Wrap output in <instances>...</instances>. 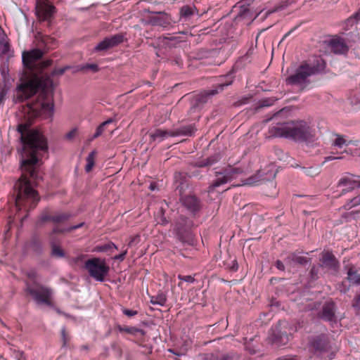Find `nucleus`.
<instances>
[{
  "label": "nucleus",
  "mask_w": 360,
  "mask_h": 360,
  "mask_svg": "<svg viewBox=\"0 0 360 360\" xmlns=\"http://www.w3.org/2000/svg\"><path fill=\"white\" fill-rule=\"evenodd\" d=\"M53 87V82L47 78L46 82L40 79H34L19 84L15 91L13 100L15 103L23 102L34 96L40 89L43 91ZM44 92L39 96L34 101L28 102L22 106V113L25 122L19 124L18 131L20 134L21 142V176L14 185L17 192L15 204L17 209L34 208L39 200L37 192L34 189L35 182L41 177L39 174L38 165L44 155L48 153L46 139L37 130L30 129L32 121L41 117L50 118L53 115L54 103L53 97Z\"/></svg>",
  "instance_id": "f257e3e1"
},
{
  "label": "nucleus",
  "mask_w": 360,
  "mask_h": 360,
  "mask_svg": "<svg viewBox=\"0 0 360 360\" xmlns=\"http://www.w3.org/2000/svg\"><path fill=\"white\" fill-rule=\"evenodd\" d=\"M271 132L276 136L284 137L298 142H312L316 135L315 129L304 120L291 124H281L274 127Z\"/></svg>",
  "instance_id": "f03ea898"
},
{
  "label": "nucleus",
  "mask_w": 360,
  "mask_h": 360,
  "mask_svg": "<svg viewBox=\"0 0 360 360\" xmlns=\"http://www.w3.org/2000/svg\"><path fill=\"white\" fill-rule=\"evenodd\" d=\"M325 67L326 63L321 58L317 59L313 65L304 62L295 70L294 74L286 78V84L298 86L303 90L309 84V77L322 72Z\"/></svg>",
  "instance_id": "7ed1b4c3"
},
{
  "label": "nucleus",
  "mask_w": 360,
  "mask_h": 360,
  "mask_svg": "<svg viewBox=\"0 0 360 360\" xmlns=\"http://www.w3.org/2000/svg\"><path fill=\"white\" fill-rule=\"evenodd\" d=\"M234 70H231L224 75L219 77V81L216 86L213 89L207 90L202 94L196 95L191 102V109L196 110L200 108L203 104L207 102L210 96H214L219 91L224 90L226 86L231 85L234 79Z\"/></svg>",
  "instance_id": "20e7f679"
},
{
  "label": "nucleus",
  "mask_w": 360,
  "mask_h": 360,
  "mask_svg": "<svg viewBox=\"0 0 360 360\" xmlns=\"http://www.w3.org/2000/svg\"><path fill=\"white\" fill-rule=\"evenodd\" d=\"M25 290L32 297L37 304L53 306L51 302L53 290L51 288L38 283H34L32 285L27 284Z\"/></svg>",
  "instance_id": "39448f33"
},
{
  "label": "nucleus",
  "mask_w": 360,
  "mask_h": 360,
  "mask_svg": "<svg viewBox=\"0 0 360 360\" xmlns=\"http://www.w3.org/2000/svg\"><path fill=\"white\" fill-rule=\"evenodd\" d=\"M193 226V221L187 217L181 216L176 219L174 231L180 242L188 245L193 243V238L191 231Z\"/></svg>",
  "instance_id": "423d86ee"
},
{
  "label": "nucleus",
  "mask_w": 360,
  "mask_h": 360,
  "mask_svg": "<svg viewBox=\"0 0 360 360\" xmlns=\"http://www.w3.org/2000/svg\"><path fill=\"white\" fill-rule=\"evenodd\" d=\"M84 268L88 271L91 277L97 281L103 282L108 275L110 268L105 260L94 257L85 262Z\"/></svg>",
  "instance_id": "0eeeda50"
},
{
  "label": "nucleus",
  "mask_w": 360,
  "mask_h": 360,
  "mask_svg": "<svg viewBox=\"0 0 360 360\" xmlns=\"http://www.w3.org/2000/svg\"><path fill=\"white\" fill-rule=\"evenodd\" d=\"M241 172L242 171L239 168L231 167L226 168L222 172H216L217 179L209 186L208 192L211 193L215 188L228 183Z\"/></svg>",
  "instance_id": "6e6552de"
},
{
  "label": "nucleus",
  "mask_w": 360,
  "mask_h": 360,
  "mask_svg": "<svg viewBox=\"0 0 360 360\" xmlns=\"http://www.w3.org/2000/svg\"><path fill=\"white\" fill-rule=\"evenodd\" d=\"M310 349L314 354L322 356L330 349L329 340L326 335H319L313 338L310 342Z\"/></svg>",
  "instance_id": "1a4fd4ad"
},
{
  "label": "nucleus",
  "mask_w": 360,
  "mask_h": 360,
  "mask_svg": "<svg viewBox=\"0 0 360 360\" xmlns=\"http://www.w3.org/2000/svg\"><path fill=\"white\" fill-rule=\"evenodd\" d=\"M56 11L55 6L46 0L37 1L36 5V14L40 21L50 22Z\"/></svg>",
  "instance_id": "9d476101"
},
{
  "label": "nucleus",
  "mask_w": 360,
  "mask_h": 360,
  "mask_svg": "<svg viewBox=\"0 0 360 360\" xmlns=\"http://www.w3.org/2000/svg\"><path fill=\"white\" fill-rule=\"evenodd\" d=\"M145 11L150 13L146 18V23L153 26L167 27L172 22L170 15L165 12H151L149 10H145Z\"/></svg>",
  "instance_id": "9b49d317"
},
{
  "label": "nucleus",
  "mask_w": 360,
  "mask_h": 360,
  "mask_svg": "<svg viewBox=\"0 0 360 360\" xmlns=\"http://www.w3.org/2000/svg\"><path fill=\"white\" fill-rule=\"evenodd\" d=\"M125 34L119 33L110 37L105 38L99 42L94 48L95 51H103L118 46L124 41Z\"/></svg>",
  "instance_id": "f8f14e48"
},
{
  "label": "nucleus",
  "mask_w": 360,
  "mask_h": 360,
  "mask_svg": "<svg viewBox=\"0 0 360 360\" xmlns=\"http://www.w3.org/2000/svg\"><path fill=\"white\" fill-rule=\"evenodd\" d=\"M320 262L321 267L334 273L338 272L340 263L332 252L328 251L323 252Z\"/></svg>",
  "instance_id": "ddd939ff"
},
{
  "label": "nucleus",
  "mask_w": 360,
  "mask_h": 360,
  "mask_svg": "<svg viewBox=\"0 0 360 360\" xmlns=\"http://www.w3.org/2000/svg\"><path fill=\"white\" fill-rule=\"evenodd\" d=\"M259 14V13L254 12L252 8L241 6L236 17V20L248 25L256 19Z\"/></svg>",
  "instance_id": "4468645a"
},
{
  "label": "nucleus",
  "mask_w": 360,
  "mask_h": 360,
  "mask_svg": "<svg viewBox=\"0 0 360 360\" xmlns=\"http://www.w3.org/2000/svg\"><path fill=\"white\" fill-rule=\"evenodd\" d=\"M335 304L333 302H326L322 307L321 318L330 323H337V317L335 316Z\"/></svg>",
  "instance_id": "2eb2a0df"
},
{
  "label": "nucleus",
  "mask_w": 360,
  "mask_h": 360,
  "mask_svg": "<svg viewBox=\"0 0 360 360\" xmlns=\"http://www.w3.org/2000/svg\"><path fill=\"white\" fill-rule=\"evenodd\" d=\"M43 55L44 52L38 49L25 51L22 56V63L25 67L30 68L34 65V63L40 59Z\"/></svg>",
  "instance_id": "dca6fc26"
},
{
  "label": "nucleus",
  "mask_w": 360,
  "mask_h": 360,
  "mask_svg": "<svg viewBox=\"0 0 360 360\" xmlns=\"http://www.w3.org/2000/svg\"><path fill=\"white\" fill-rule=\"evenodd\" d=\"M183 205L192 214H195L201 208L200 200L195 195H187L181 198Z\"/></svg>",
  "instance_id": "f3484780"
},
{
  "label": "nucleus",
  "mask_w": 360,
  "mask_h": 360,
  "mask_svg": "<svg viewBox=\"0 0 360 360\" xmlns=\"http://www.w3.org/2000/svg\"><path fill=\"white\" fill-rule=\"evenodd\" d=\"M188 173L179 172H175L174 179L176 188V192L179 195H182L183 193L188 188Z\"/></svg>",
  "instance_id": "a211bd4d"
},
{
  "label": "nucleus",
  "mask_w": 360,
  "mask_h": 360,
  "mask_svg": "<svg viewBox=\"0 0 360 360\" xmlns=\"http://www.w3.org/2000/svg\"><path fill=\"white\" fill-rule=\"evenodd\" d=\"M199 15L198 11L193 4L183 6L179 11L180 20L184 22L189 21L193 17Z\"/></svg>",
  "instance_id": "6ab92c4d"
},
{
  "label": "nucleus",
  "mask_w": 360,
  "mask_h": 360,
  "mask_svg": "<svg viewBox=\"0 0 360 360\" xmlns=\"http://www.w3.org/2000/svg\"><path fill=\"white\" fill-rule=\"evenodd\" d=\"M331 51L335 54H345L349 48L342 38L332 39L329 42Z\"/></svg>",
  "instance_id": "aec40b11"
},
{
  "label": "nucleus",
  "mask_w": 360,
  "mask_h": 360,
  "mask_svg": "<svg viewBox=\"0 0 360 360\" xmlns=\"http://www.w3.org/2000/svg\"><path fill=\"white\" fill-rule=\"evenodd\" d=\"M287 265L293 266L295 264L305 265L309 262L307 257L300 255L297 252H291L284 259Z\"/></svg>",
  "instance_id": "412c9836"
},
{
  "label": "nucleus",
  "mask_w": 360,
  "mask_h": 360,
  "mask_svg": "<svg viewBox=\"0 0 360 360\" xmlns=\"http://www.w3.org/2000/svg\"><path fill=\"white\" fill-rule=\"evenodd\" d=\"M195 131L196 128L193 124H188L181 126L179 128L172 131V132L169 134V136L172 137L178 136H191L193 135Z\"/></svg>",
  "instance_id": "4be33fe9"
},
{
  "label": "nucleus",
  "mask_w": 360,
  "mask_h": 360,
  "mask_svg": "<svg viewBox=\"0 0 360 360\" xmlns=\"http://www.w3.org/2000/svg\"><path fill=\"white\" fill-rule=\"evenodd\" d=\"M338 186L347 187L342 190V195L357 188V180H353L349 176H343L339 180Z\"/></svg>",
  "instance_id": "5701e85b"
},
{
  "label": "nucleus",
  "mask_w": 360,
  "mask_h": 360,
  "mask_svg": "<svg viewBox=\"0 0 360 360\" xmlns=\"http://www.w3.org/2000/svg\"><path fill=\"white\" fill-rule=\"evenodd\" d=\"M160 42L169 48L174 47L177 44L183 41L181 37L168 34L159 38Z\"/></svg>",
  "instance_id": "b1692460"
},
{
  "label": "nucleus",
  "mask_w": 360,
  "mask_h": 360,
  "mask_svg": "<svg viewBox=\"0 0 360 360\" xmlns=\"http://www.w3.org/2000/svg\"><path fill=\"white\" fill-rule=\"evenodd\" d=\"M291 167L294 168L300 167L306 176L310 177L316 176L321 172V168L319 167H301L297 163L292 164Z\"/></svg>",
  "instance_id": "393cba45"
},
{
  "label": "nucleus",
  "mask_w": 360,
  "mask_h": 360,
  "mask_svg": "<svg viewBox=\"0 0 360 360\" xmlns=\"http://www.w3.org/2000/svg\"><path fill=\"white\" fill-rule=\"evenodd\" d=\"M172 131H165L160 129H157L154 132L150 134V140L153 141L160 142L163 141L165 138L170 136L169 134Z\"/></svg>",
  "instance_id": "a878e982"
},
{
  "label": "nucleus",
  "mask_w": 360,
  "mask_h": 360,
  "mask_svg": "<svg viewBox=\"0 0 360 360\" xmlns=\"http://www.w3.org/2000/svg\"><path fill=\"white\" fill-rule=\"evenodd\" d=\"M221 159V155L219 153H216L214 155L210 156L207 159L196 162V166L199 167H204L210 166L217 162Z\"/></svg>",
  "instance_id": "bb28decb"
},
{
  "label": "nucleus",
  "mask_w": 360,
  "mask_h": 360,
  "mask_svg": "<svg viewBox=\"0 0 360 360\" xmlns=\"http://www.w3.org/2000/svg\"><path fill=\"white\" fill-rule=\"evenodd\" d=\"M117 249V246L112 242H108L104 245H96L94 248V251L97 252H105L108 255H111L113 251Z\"/></svg>",
  "instance_id": "cd10ccee"
},
{
  "label": "nucleus",
  "mask_w": 360,
  "mask_h": 360,
  "mask_svg": "<svg viewBox=\"0 0 360 360\" xmlns=\"http://www.w3.org/2000/svg\"><path fill=\"white\" fill-rule=\"evenodd\" d=\"M117 329L120 333H127L131 334V335H136L137 333H139L141 335H144L146 333L143 330L137 328L134 326L129 327V326H122L120 325H118L117 326Z\"/></svg>",
  "instance_id": "c85d7f7f"
},
{
  "label": "nucleus",
  "mask_w": 360,
  "mask_h": 360,
  "mask_svg": "<svg viewBox=\"0 0 360 360\" xmlns=\"http://www.w3.org/2000/svg\"><path fill=\"white\" fill-rule=\"evenodd\" d=\"M347 279L353 285H360V274L350 267L347 271Z\"/></svg>",
  "instance_id": "c756f323"
},
{
  "label": "nucleus",
  "mask_w": 360,
  "mask_h": 360,
  "mask_svg": "<svg viewBox=\"0 0 360 360\" xmlns=\"http://www.w3.org/2000/svg\"><path fill=\"white\" fill-rule=\"evenodd\" d=\"M273 339L275 342H283L284 344L289 340L288 335L286 333H282L278 326L274 330Z\"/></svg>",
  "instance_id": "7c9ffc66"
},
{
  "label": "nucleus",
  "mask_w": 360,
  "mask_h": 360,
  "mask_svg": "<svg viewBox=\"0 0 360 360\" xmlns=\"http://www.w3.org/2000/svg\"><path fill=\"white\" fill-rule=\"evenodd\" d=\"M71 217H72V215L69 213H66V212L57 213V214L52 215V217L51 218V221L56 224H58V223H60V222L68 220Z\"/></svg>",
  "instance_id": "2f4dec72"
},
{
  "label": "nucleus",
  "mask_w": 360,
  "mask_h": 360,
  "mask_svg": "<svg viewBox=\"0 0 360 360\" xmlns=\"http://www.w3.org/2000/svg\"><path fill=\"white\" fill-rule=\"evenodd\" d=\"M95 156H96V151L93 150L91 151L87 156L86 160V165L85 166V171L86 172H89L92 169L93 167L95 165Z\"/></svg>",
  "instance_id": "473e14b6"
},
{
  "label": "nucleus",
  "mask_w": 360,
  "mask_h": 360,
  "mask_svg": "<svg viewBox=\"0 0 360 360\" xmlns=\"http://www.w3.org/2000/svg\"><path fill=\"white\" fill-rule=\"evenodd\" d=\"M350 141H347L343 136L335 134V139L333 141L332 145L339 148H342L344 146H348Z\"/></svg>",
  "instance_id": "72a5a7b5"
},
{
  "label": "nucleus",
  "mask_w": 360,
  "mask_h": 360,
  "mask_svg": "<svg viewBox=\"0 0 360 360\" xmlns=\"http://www.w3.org/2000/svg\"><path fill=\"white\" fill-rule=\"evenodd\" d=\"M167 298L163 294H159L157 296H153L150 299V303L153 304H158L160 306H164L166 303Z\"/></svg>",
  "instance_id": "f704fd0d"
},
{
  "label": "nucleus",
  "mask_w": 360,
  "mask_h": 360,
  "mask_svg": "<svg viewBox=\"0 0 360 360\" xmlns=\"http://www.w3.org/2000/svg\"><path fill=\"white\" fill-rule=\"evenodd\" d=\"M0 55L1 56H5L7 57V58H10L12 56L10 50V44L8 40L4 44L0 46Z\"/></svg>",
  "instance_id": "c9c22d12"
},
{
  "label": "nucleus",
  "mask_w": 360,
  "mask_h": 360,
  "mask_svg": "<svg viewBox=\"0 0 360 360\" xmlns=\"http://www.w3.org/2000/svg\"><path fill=\"white\" fill-rule=\"evenodd\" d=\"M91 70L93 72H97L99 70L98 65L94 63H86L85 65H80L78 68V70L86 71Z\"/></svg>",
  "instance_id": "e433bc0d"
},
{
  "label": "nucleus",
  "mask_w": 360,
  "mask_h": 360,
  "mask_svg": "<svg viewBox=\"0 0 360 360\" xmlns=\"http://www.w3.org/2000/svg\"><path fill=\"white\" fill-rule=\"evenodd\" d=\"M360 205V195L351 199L347 203L344 205L345 210H350L354 207Z\"/></svg>",
  "instance_id": "4c0bfd02"
},
{
  "label": "nucleus",
  "mask_w": 360,
  "mask_h": 360,
  "mask_svg": "<svg viewBox=\"0 0 360 360\" xmlns=\"http://www.w3.org/2000/svg\"><path fill=\"white\" fill-rule=\"evenodd\" d=\"M260 176H258L257 175L252 176L247 179H245V185H250V186H255L257 184V183L262 182L264 179H259Z\"/></svg>",
  "instance_id": "58836bf2"
},
{
  "label": "nucleus",
  "mask_w": 360,
  "mask_h": 360,
  "mask_svg": "<svg viewBox=\"0 0 360 360\" xmlns=\"http://www.w3.org/2000/svg\"><path fill=\"white\" fill-rule=\"evenodd\" d=\"M51 255L59 258L65 257V253L63 250L59 247V245L51 247Z\"/></svg>",
  "instance_id": "ea45409f"
},
{
  "label": "nucleus",
  "mask_w": 360,
  "mask_h": 360,
  "mask_svg": "<svg viewBox=\"0 0 360 360\" xmlns=\"http://www.w3.org/2000/svg\"><path fill=\"white\" fill-rule=\"evenodd\" d=\"M56 235L57 234H55L52 232L49 234V240L51 247L59 245L60 243V239Z\"/></svg>",
  "instance_id": "a19ab883"
},
{
  "label": "nucleus",
  "mask_w": 360,
  "mask_h": 360,
  "mask_svg": "<svg viewBox=\"0 0 360 360\" xmlns=\"http://www.w3.org/2000/svg\"><path fill=\"white\" fill-rule=\"evenodd\" d=\"M69 69H70V66H69V65H66V66L60 68H55L51 72V75L53 76H53L62 75L64 74V72L66 70H68Z\"/></svg>",
  "instance_id": "79ce46f5"
},
{
  "label": "nucleus",
  "mask_w": 360,
  "mask_h": 360,
  "mask_svg": "<svg viewBox=\"0 0 360 360\" xmlns=\"http://www.w3.org/2000/svg\"><path fill=\"white\" fill-rule=\"evenodd\" d=\"M198 167H197L196 163H195L193 167V169L192 170H191L190 172H187L189 178L197 177V178L200 179L201 177V176L200 174V171L198 169Z\"/></svg>",
  "instance_id": "37998d69"
},
{
  "label": "nucleus",
  "mask_w": 360,
  "mask_h": 360,
  "mask_svg": "<svg viewBox=\"0 0 360 360\" xmlns=\"http://www.w3.org/2000/svg\"><path fill=\"white\" fill-rule=\"evenodd\" d=\"M61 337H62V340H63V346L65 347L67 343L68 342V341L70 340V337L68 336L67 332H66V329H65V327H63L61 328Z\"/></svg>",
  "instance_id": "c03bdc74"
},
{
  "label": "nucleus",
  "mask_w": 360,
  "mask_h": 360,
  "mask_svg": "<svg viewBox=\"0 0 360 360\" xmlns=\"http://www.w3.org/2000/svg\"><path fill=\"white\" fill-rule=\"evenodd\" d=\"M105 130V127H103L102 125V124H101L96 129V132L94 133V134L93 135V136L90 139V141H92L93 139H96L98 138V136H100L104 131Z\"/></svg>",
  "instance_id": "a18cd8bd"
},
{
  "label": "nucleus",
  "mask_w": 360,
  "mask_h": 360,
  "mask_svg": "<svg viewBox=\"0 0 360 360\" xmlns=\"http://www.w3.org/2000/svg\"><path fill=\"white\" fill-rule=\"evenodd\" d=\"M310 277L312 280H316L319 278V268L313 266L309 271Z\"/></svg>",
  "instance_id": "49530a36"
},
{
  "label": "nucleus",
  "mask_w": 360,
  "mask_h": 360,
  "mask_svg": "<svg viewBox=\"0 0 360 360\" xmlns=\"http://www.w3.org/2000/svg\"><path fill=\"white\" fill-rule=\"evenodd\" d=\"M178 278L187 283H192L195 281V278L191 276H182L179 275Z\"/></svg>",
  "instance_id": "de8ad7c7"
},
{
  "label": "nucleus",
  "mask_w": 360,
  "mask_h": 360,
  "mask_svg": "<svg viewBox=\"0 0 360 360\" xmlns=\"http://www.w3.org/2000/svg\"><path fill=\"white\" fill-rule=\"evenodd\" d=\"M122 311L124 315H126L129 317L134 316L138 314V311L136 310H132V309H126V308L122 309Z\"/></svg>",
  "instance_id": "09e8293b"
},
{
  "label": "nucleus",
  "mask_w": 360,
  "mask_h": 360,
  "mask_svg": "<svg viewBox=\"0 0 360 360\" xmlns=\"http://www.w3.org/2000/svg\"><path fill=\"white\" fill-rule=\"evenodd\" d=\"M6 94L7 90L5 88L0 87V105L4 103Z\"/></svg>",
  "instance_id": "8fccbe9b"
},
{
  "label": "nucleus",
  "mask_w": 360,
  "mask_h": 360,
  "mask_svg": "<svg viewBox=\"0 0 360 360\" xmlns=\"http://www.w3.org/2000/svg\"><path fill=\"white\" fill-rule=\"evenodd\" d=\"M276 360H300L297 356L292 355H286L278 358Z\"/></svg>",
  "instance_id": "3c124183"
},
{
  "label": "nucleus",
  "mask_w": 360,
  "mask_h": 360,
  "mask_svg": "<svg viewBox=\"0 0 360 360\" xmlns=\"http://www.w3.org/2000/svg\"><path fill=\"white\" fill-rule=\"evenodd\" d=\"M349 20H354L355 22H357L360 20V8L352 16L349 18Z\"/></svg>",
  "instance_id": "603ef678"
},
{
  "label": "nucleus",
  "mask_w": 360,
  "mask_h": 360,
  "mask_svg": "<svg viewBox=\"0 0 360 360\" xmlns=\"http://www.w3.org/2000/svg\"><path fill=\"white\" fill-rule=\"evenodd\" d=\"M127 250H125L121 254L114 256L113 259L123 261L125 258V255H127Z\"/></svg>",
  "instance_id": "864d4df0"
},
{
  "label": "nucleus",
  "mask_w": 360,
  "mask_h": 360,
  "mask_svg": "<svg viewBox=\"0 0 360 360\" xmlns=\"http://www.w3.org/2000/svg\"><path fill=\"white\" fill-rule=\"evenodd\" d=\"M66 231L68 232L67 231V229H63V228L59 227L58 226H56L51 232L55 234H58V233H63Z\"/></svg>",
  "instance_id": "5fc2aeb1"
},
{
  "label": "nucleus",
  "mask_w": 360,
  "mask_h": 360,
  "mask_svg": "<svg viewBox=\"0 0 360 360\" xmlns=\"http://www.w3.org/2000/svg\"><path fill=\"white\" fill-rule=\"evenodd\" d=\"M77 134V129H72L71 131H70L65 136L66 139H68V140H71Z\"/></svg>",
  "instance_id": "6e6d98bb"
},
{
  "label": "nucleus",
  "mask_w": 360,
  "mask_h": 360,
  "mask_svg": "<svg viewBox=\"0 0 360 360\" xmlns=\"http://www.w3.org/2000/svg\"><path fill=\"white\" fill-rule=\"evenodd\" d=\"M275 266L280 271H285V265L281 260H276L275 262Z\"/></svg>",
  "instance_id": "4d7b16f0"
},
{
  "label": "nucleus",
  "mask_w": 360,
  "mask_h": 360,
  "mask_svg": "<svg viewBox=\"0 0 360 360\" xmlns=\"http://www.w3.org/2000/svg\"><path fill=\"white\" fill-rule=\"evenodd\" d=\"M342 159V157H335V156H327L324 158V161L322 163V165L327 162H329V161H332V160H341Z\"/></svg>",
  "instance_id": "13d9d810"
},
{
  "label": "nucleus",
  "mask_w": 360,
  "mask_h": 360,
  "mask_svg": "<svg viewBox=\"0 0 360 360\" xmlns=\"http://www.w3.org/2000/svg\"><path fill=\"white\" fill-rule=\"evenodd\" d=\"M359 150H360V148L359 149H355L354 151H352L351 149L348 148V149H345L344 150V153H350L353 155H360V153H359Z\"/></svg>",
  "instance_id": "bf43d9fd"
},
{
  "label": "nucleus",
  "mask_w": 360,
  "mask_h": 360,
  "mask_svg": "<svg viewBox=\"0 0 360 360\" xmlns=\"http://www.w3.org/2000/svg\"><path fill=\"white\" fill-rule=\"evenodd\" d=\"M8 40L7 36L4 32H0V46Z\"/></svg>",
  "instance_id": "052dcab7"
},
{
  "label": "nucleus",
  "mask_w": 360,
  "mask_h": 360,
  "mask_svg": "<svg viewBox=\"0 0 360 360\" xmlns=\"http://www.w3.org/2000/svg\"><path fill=\"white\" fill-rule=\"evenodd\" d=\"M84 224V223L82 222V223H80V224H79L77 225L70 226V227L67 228V231L68 232H70L72 231H74V230H76V229H77L79 228H81L82 226H83Z\"/></svg>",
  "instance_id": "680f3d73"
},
{
  "label": "nucleus",
  "mask_w": 360,
  "mask_h": 360,
  "mask_svg": "<svg viewBox=\"0 0 360 360\" xmlns=\"http://www.w3.org/2000/svg\"><path fill=\"white\" fill-rule=\"evenodd\" d=\"M230 269L233 271H236L238 270V262L236 259L233 260L232 261V264L231 266H230Z\"/></svg>",
  "instance_id": "e2e57ef3"
},
{
  "label": "nucleus",
  "mask_w": 360,
  "mask_h": 360,
  "mask_svg": "<svg viewBox=\"0 0 360 360\" xmlns=\"http://www.w3.org/2000/svg\"><path fill=\"white\" fill-rule=\"evenodd\" d=\"M31 245L36 248H39L41 246L39 240L36 238H34L32 239V240L31 242Z\"/></svg>",
  "instance_id": "0e129e2a"
},
{
  "label": "nucleus",
  "mask_w": 360,
  "mask_h": 360,
  "mask_svg": "<svg viewBox=\"0 0 360 360\" xmlns=\"http://www.w3.org/2000/svg\"><path fill=\"white\" fill-rule=\"evenodd\" d=\"M52 64L51 60H45L41 62V66L42 68H46L50 66Z\"/></svg>",
  "instance_id": "69168bd1"
},
{
  "label": "nucleus",
  "mask_w": 360,
  "mask_h": 360,
  "mask_svg": "<svg viewBox=\"0 0 360 360\" xmlns=\"http://www.w3.org/2000/svg\"><path fill=\"white\" fill-rule=\"evenodd\" d=\"M52 215L50 216V215H42L40 218V220L41 222H44V221H51V218Z\"/></svg>",
  "instance_id": "338daca9"
},
{
  "label": "nucleus",
  "mask_w": 360,
  "mask_h": 360,
  "mask_svg": "<svg viewBox=\"0 0 360 360\" xmlns=\"http://www.w3.org/2000/svg\"><path fill=\"white\" fill-rule=\"evenodd\" d=\"M174 63L176 65H177L178 66L181 67L183 65V61L181 60V58H176L174 60Z\"/></svg>",
  "instance_id": "774afa93"
}]
</instances>
